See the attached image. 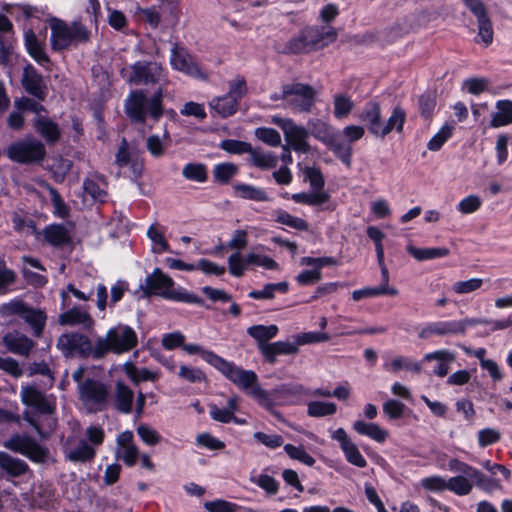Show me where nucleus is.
<instances>
[{"label": "nucleus", "instance_id": "774afa93", "mask_svg": "<svg viewBox=\"0 0 512 512\" xmlns=\"http://www.w3.org/2000/svg\"><path fill=\"white\" fill-rule=\"evenodd\" d=\"M196 444L210 451L223 450L226 447L223 441L208 432L198 434L196 437Z\"/></svg>", "mask_w": 512, "mask_h": 512}, {"label": "nucleus", "instance_id": "680f3d73", "mask_svg": "<svg viewBox=\"0 0 512 512\" xmlns=\"http://www.w3.org/2000/svg\"><path fill=\"white\" fill-rule=\"evenodd\" d=\"M390 370L393 373H397L400 370H408L412 371L416 374H419L421 372V365L420 363L413 361L411 358L398 356L395 357L391 363H390Z\"/></svg>", "mask_w": 512, "mask_h": 512}, {"label": "nucleus", "instance_id": "052dcab7", "mask_svg": "<svg viewBox=\"0 0 512 512\" xmlns=\"http://www.w3.org/2000/svg\"><path fill=\"white\" fill-rule=\"evenodd\" d=\"M83 189L84 192L91 196L95 202H106L107 192L96 180L92 178H86L83 182Z\"/></svg>", "mask_w": 512, "mask_h": 512}, {"label": "nucleus", "instance_id": "39448f33", "mask_svg": "<svg viewBox=\"0 0 512 512\" xmlns=\"http://www.w3.org/2000/svg\"><path fill=\"white\" fill-rule=\"evenodd\" d=\"M138 345V336L135 330L124 324L111 327L105 338L99 337L95 342V360L104 358L112 352L121 355L130 352Z\"/></svg>", "mask_w": 512, "mask_h": 512}, {"label": "nucleus", "instance_id": "f3484780", "mask_svg": "<svg viewBox=\"0 0 512 512\" xmlns=\"http://www.w3.org/2000/svg\"><path fill=\"white\" fill-rule=\"evenodd\" d=\"M268 393L271 399H273L275 406L297 404L303 396L309 395L308 390L298 383H284Z\"/></svg>", "mask_w": 512, "mask_h": 512}, {"label": "nucleus", "instance_id": "79ce46f5", "mask_svg": "<svg viewBox=\"0 0 512 512\" xmlns=\"http://www.w3.org/2000/svg\"><path fill=\"white\" fill-rule=\"evenodd\" d=\"M278 327L275 324L265 326L262 324L250 326L247 329V334L258 342L260 348L263 344H268L267 341L276 337L278 334Z\"/></svg>", "mask_w": 512, "mask_h": 512}, {"label": "nucleus", "instance_id": "49530a36", "mask_svg": "<svg viewBox=\"0 0 512 512\" xmlns=\"http://www.w3.org/2000/svg\"><path fill=\"white\" fill-rule=\"evenodd\" d=\"M182 175L189 181L204 183L208 179V169L204 163L190 162L184 165Z\"/></svg>", "mask_w": 512, "mask_h": 512}, {"label": "nucleus", "instance_id": "0e129e2a", "mask_svg": "<svg viewBox=\"0 0 512 512\" xmlns=\"http://www.w3.org/2000/svg\"><path fill=\"white\" fill-rule=\"evenodd\" d=\"M304 174L314 192L324 191L325 179L320 168L306 167Z\"/></svg>", "mask_w": 512, "mask_h": 512}, {"label": "nucleus", "instance_id": "aec40b11", "mask_svg": "<svg viewBox=\"0 0 512 512\" xmlns=\"http://www.w3.org/2000/svg\"><path fill=\"white\" fill-rule=\"evenodd\" d=\"M360 120L365 124L368 132L375 137L381 138L383 120L381 106L377 101H368L363 106Z\"/></svg>", "mask_w": 512, "mask_h": 512}, {"label": "nucleus", "instance_id": "69168bd1", "mask_svg": "<svg viewBox=\"0 0 512 512\" xmlns=\"http://www.w3.org/2000/svg\"><path fill=\"white\" fill-rule=\"evenodd\" d=\"M352 100L346 95H336L334 97V116L337 119H343L347 117L353 109Z\"/></svg>", "mask_w": 512, "mask_h": 512}, {"label": "nucleus", "instance_id": "7c9ffc66", "mask_svg": "<svg viewBox=\"0 0 512 512\" xmlns=\"http://www.w3.org/2000/svg\"><path fill=\"white\" fill-rule=\"evenodd\" d=\"M43 236L47 243L53 247H60L69 244L70 235L66 227L62 224H50L43 230Z\"/></svg>", "mask_w": 512, "mask_h": 512}, {"label": "nucleus", "instance_id": "a19ab883", "mask_svg": "<svg viewBox=\"0 0 512 512\" xmlns=\"http://www.w3.org/2000/svg\"><path fill=\"white\" fill-rule=\"evenodd\" d=\"M309 127L311 135L325 146L337 135L331 125L320 119L310 121Z\"/></svg>", "mask_w": 512, "mask_h": 512}, {"label": "nucleus", "instance_id": "2f4dec72", "mask_svg": "<svg viewBox=\"0 0 512 512\" xmlns=\"http://www.w3.org/2000/svg\"><path fill=\"white\" fill-rule=\"evenodd\" d=\"M353 429L359 435L367 436L378 443H384L388 437V432L374 422L357 420L353 423Z\"/></svg>", "mask_w": 512, "mask_h": 512}, {"label": "nucleus", "instance_id": "c756f323", "mask_svg": "<svg viewBox=\"0 0 512 512\" xmlns=\"http://www.w3.org/2000/svg\"><path fill=\"white\" fill-rule=\"evenodd\" d=\"M235 197L252 200L256 202H267L270 200L267 192L263 188L256 187L252 184L237 182L232 185Z\"/></svg>", "mask_w": 512, "mask_h": 512}, {"label": "nucleus", "instance_id": "3c124183", "mask_svg": "<svg viewBox=\"0 0 512 512\" xmlns=\"http://www.w3.org/2000/svg\"><path fill=\"white\" fill-rule=\"evenodd\" d=\"M239 102L235 98L225 94L218 97L213 105L215 111L223 118L230 117L237 112Z\"/></svg>", "mask_w": 512, "mask_h": 512}, {"label": "nucleus", "instance_id": "20e7f679", "mask_svg": "<svg viewBox=\"0 0 512 512\" xmlns=\"http://www.w3.org/2000/svg\"><path fill=\"white\" fill-rule=\"evenodd\" d=\"M337 31L334 27L305 26L299 33L290 38L282 50L283 54L299 55L323 49L337 39Z\"/></svg>", "mask_w": 512, "mask_h": 512}, {"label": "nucleus", "instance_id": "bf43d9fd", "mask_svg": "<svg viewBox=\"0 0 512 512\" xmlns=\"http://www.w3.org/2000/svg\"><path fill=\"white\" fill-rule=\"evenodd\" d=\"M219 147L222 150L235 155L252 152V145L249 142L235 139H224L220 142Z\"/></svg>", "mask_w": 512, "mask_h": 512}, {"label": "nucleus", "instance_id": "0eeeda50", "mask_svg": "<svg viewBox=\"0 0 512 512\" xmlns=\"http://www.w3.org/2000/svg\"><path fill=\"white\" fill-rule=\"evenodd\" d=\"M6 156L18 164H39L46 157V148L39 140L25 138L12 142L6 149Z\"/></svg>", "mask_w": 512, "mask_h": 512}, {"label": "nucleus", "instance_id": "e433bc0d", "mask_svg": "<svg viewBox=\"0 0 512 512\" xmlns=\"http://www.w3.org/2000/svg\"><path fill=\"white\" fill-rule=\"evenodd\" d=\"M95 457L96 450L83 439L66 455V458L74 463H88L93 461Z\"/></svg>", "mask_w": 512, "mask_h": 512}, {"label": "nucleus", "instance_id": "de8ad7c7", "mask_svg": "<svg viewBox=\"0 0 512 512\" xmlns=\"http://www.w3.org/2000/svg\"><path fill=\"white\" fill-rule=\"evenodd\" d=\"M251 155V162L257 168L262 170L273 169L278 164V158L271 152L264 153L252 147V152H249Z\"/></svg>", "mask_w": 512, "mask_h": 512}, {"label": "nucleus", "instance_id": "6e6d98bb", "mask_svg": "<svg viewBox=\"0 0 512 512\" xmlns=\"http://www.w3.org/2000/svg\"><path fill=\"white\" fill-rule=\"evenodd\" d=\"M284 451L291 459L297 460L309 467H312L316 462L314 457H312L302 445L295 446L288 443L284 445Z\"/></svg>", "mask_w": 512, "mask_h": 512}, {"label": "nucleus", "instance_id": "72a5a7b5", "mask_svg": "<svg viewBox=\"0 0 512 512\" xmlns=\"http://www.w3.org/2000/svg\"><path fill=\"white\" fill-rule=\"evenodd\" d=\"M0 467L12 477L22 476L29 469V466L25 461L14 458L5 452H0Z\"/></svg>", "mask_w": 512, "mask_h": 512}, {"label": "nucleus", "instance_id": "cd10ccee", "mask_svg": "<svg viewBox=\"0 0 512 512\" xmlns=\"http://www.w3.org/2000/svg\"><path fill=\"white\" fill-rule=\"evenodd\" d=\"M59 323L64 326L82 325L84 329L89 330L94 325L92 316L78 306L61 313L59 315Z\"/></svg>", "mask_w": 512, "mask_h": 512}, {"label": "nucleus", "instance_id": "6ab92c4d", "mask_svg": "<svg viewBox=\"0 0 512 512\" xmlns=\"http://www.w3.org/2000/svg\"><path fill=\"white\" fill-rule=\"evenodd\" d=\"M331 438L339 442L340 448L348 463L358 468H365L367 466L366 459L360 453L356 444L352 442L343 428L336 429L332 433Z\"/></svg>", "mask_w": 512, "mask_h": 512}, {"label": "nucleus", "instance_id": "b1692460", "mask_svg": "<svg viewBox=\"0 0 512 512\" xmlns=\"http://www.w3.org/2000/svg\"><path fill=\"white\" fill-rule=\"evenodd\" d=\"M51 48L53 51L67 50L71 45V33L68 25L57 18H53L51 22Z\"/></svg>", "mask_w": 512, "mask_h": 512}, {"label": "nucleus", "instance_id": "9b49d317", "mask_svg": "<svg viewBox=\"0 0 512 512\" xmlns=\"http://www.w3.org/2000/svg\"><path fill=\"white\" fill-rule=\"evenodd\" d=\"M174 284V280L170 276L165 274L160 268H155L151 274L147 275L145 284H141L140 289L145 298L160 296L169 300Z\"/></svg>", "mask_w": 512, "mask_h": 512}, {"label": "nucleus", "instance_id": "dca6fc26", "mask_svg": "<svg viewBox=\"0 0 512 512\" xmlns=\"http://www.w3.org/2000/svg\"><path fill=\"white\" fill-rule=\"evenodd\" d=\"M21 85L27 94L38 101H44L47 97V86L43 76L30 63L23 68Z\"/></svg>", "mask_w": 512, "mask_h": 512}, {"label": "nucleus", "instance_id": "c85d7f7f", "mask_svg": "<svg viewBox=\"0 0 512 512\" xmlns=\"http://www.w3.org/2000/svg\"><path fill=\"white\" fill-rule=\"evenodd\" d=\"M134 392L124 382L117 381L115 385L114 408L123 414L133 411Z\"/></svg>", "mask_w": 512, "mask_h": 512}, {"label": "nucleus", "instance_id": "9d476101", "mask_svg": "<svg viewBox=\"0 0 512 512\" xmlns=\"http://www.w3.org/2000/svg\"><path fill=\"white\" fill-rule=\"evenodd\" d=\"M450 472L456 473L450 477V491L458 495H467L473 487V482L480 480L477 469L458 460H450Z\"/></svg>", "mask_w": 512, "mask_h": 512}, {"label": "nucleus", "instance_id": "37998d69", "mask_svg": "<svg viewBox=\"0 0 512 512\" xmlns=\"http://www.w3.org/2000/svg\"><path fill=\"white\" fill-rule=\"evenodd\" d=\"M238 173V166L231 162H222L214 165L213 180L220 185H227Z\"/></svg>", "mask_w": 512, "mask_h": 512}, {"label": "nucleus", "instance_id": "1a4fd4ad", "mask_svg": "<svg viewBox=\"0 0 512 512\" xmlns=\"http://www.w3.org/2000/svg\"><path fill=\"white\" fill-rule=\"evenodd\" d=\"M5 447L10 451L19 453L35 463H43L49 455V450L40 445L28 435L14 434L6 442Z\"/></svg>", "mask_w": 512, "mask_h": 512}, {"label": "nucleus", "instance_id": "7ed1b4c3", "mask_svg": "<svg viewBox=\"0 0 512 512\" xmlns=\"http://www.w3.org/2000/svg\"><path fill=\"white\" fill-rule=\"evenodd\" d=\"M238 388L247 392L258 405L268 411L271 415L279 418L280 412L275 409V403L267 390L261 388L258 383V376L253 370H245L223 357L215 368Z\"/></svg>", "mask_w": 512, "mask_h": 512}, {"label": "nucleus", "instance_id": "f704fd0d", "mask_svg": "<svg viewBox=\"0 0 512 512\" xmlns=\"http://www.w3.org/2000/svg\"><path fill=\"white\" fill-rule=\"evenodd\" d=\"M406 122V112L401 106H395L386 122H383L381 139H384L394 129L401 133Z\"/></svg>", "mask_w": 512, "mask_h": 512}, {"label": "nucleus", "instance_id": "4468645a", "mask_svg": "<svg viewBox=\"0 0 512 512\" xmlns=\"http://www.w3.org/2000/svg\"><path fill=\"white\" fill-rule=\"evenodd\" d=\"M22 403L37 413L51 415L56 412L55 399H49L44 392L34 386H25L21 389Z\"/></svg>", "mask_w": 512, "mask_h": 512}, {"label": "nucleus", "instance_id": "c9c22d12", "mask_svg": "<svg viewBox=\"0 0 512 512\" xmlns=\"http://www.w3.org/2000/svg\"><path fill=\"white\" fill-rule=\"evenodd\" d=\"M284 197L292 199L295 203L309 206H320L330 200V195L326 191L300 192L294 193L290 197H288V193H286Z\"/></svg>", "mask_w": 512, "mask_h": 512}, {"label": "nucleus", "instance_id": "473e14b6", "mask_svg": "<svg viewBox=\"0 0 512 512\" xmlns=\"http://www.w3.org/2000/svg\"><path fill=\"white\" fill-rule=\"evenodd\" d=\"M497 111L492 115L490 126L500 128L512 124V101L508 99L496 102Z\"/></svg>", "mask_w": 512, "mask_h": 512}, {"label": "nucleus", "instance_id": "4c0bfd02", "mask_svg": "<svg viewBox=\"0 0 512 512\" xmlns=\"http://www.w3.org/2000/svg\"><path fill=\"white\" fill-rule=\"evenodd\" d=\"M326 147L348 168L352 165L353 147L350 143H344L339 139L338 134Z\"/></svg>", "mask_w": 512, "mask_h": 512}, {"label": "nucleus", "instance_id": "f03ea898", "mask_svg": "<svg viewBox=\"0 0 512 512\" xmlns=\"http://www.w3.org/2000/svg\"><path fill=\"white\" fill-rule=\"evenodd\" d=\"M238 388L247 392L258 405L268 411L271 415L279 418L280 412L275 409V403L267 390L261 388L258 383V376L253 370H245L223 357L215 368Z\"/></svg>", "mask_w": 512, "mask_h": 512}, {"label": "nucleus", "instance_id": "a878e982", "mask_svg": "<svg viewBox=\"0 0 512 512\" xmlns=\"http://www.w3.org/2000/svg\"><path fill=\"white\" fill-rule=\"evenodd\" d=\"M3 343L11 353L21 356H28L35 346L32 339L18 331L6 333L3 336Z\"/></svg>", "mask_w": 512, "mask_h": 512}, {"label": "nucleus", "instance_id": "58836bf2", "mask_svg": "<svg viewBox=\"0 0 512 512\" xmlns=\"http://www.w3.org/2000/svg\"><path fill=\"white\" fill-rule=\"evenodd\" d=\"M424 361L427 363L436 361V363L429 370L430 373L441 377L448 374V350L443 349L428 353L425 355Z\"/></svg>", "mask_w": 512, "mask_h": 512}, {"label": "nucleus", "instance_id": "393cba45", "mask_svg": "<svg viewBox=\"0 0 512 512\" xmlns=\"http://www.w3.org/2000/svg\"><path fill=\"white\" fill-rule=\"evenodd\" d=\"M24 46L29 56L39 65L45 66L51 63L50 57L44 50L45 43L37 38L33 29L24 32Z\"/></svg>", "mask_w": 512, "mask_h": 512}, {"label": "nucleus", "instance_id": "603ef678", "mask_svg": "<svg viewBox=\"0 0 512 512\" xmlns=\"http://www.w3.org/2000/svg\"><path fill=\"white\" fill-rule=\"evenodd\" d=\"M337 406L333 402L311 401L307 406V414L310 417H325L335 414Z\"/></svg>", "mask_w": 512, "mask_h": 512}, {"label": "nucleus", "instance_id": "338daca9", "mask_svg": "<svg viewBox=\"0 0 512 512\" xmlns=\"http://www.w3.org/2000/svg\"><path fill=\"white\" fill-rule=\"evenodd\" d=\"M255 134L259 140H261L262 142H264L265 144H267L269 146L277 147L281 144V135L274 128H270V127L257 128Z\"/></svg>", "mask_w": 512, "mask_h": 512}, {"label": "nucleus", "instance_id": "a211bd4d", "mask_svg": "<svg viewBox=\"0 0 512 512\" xmlns=\"http://www.w3.org/2000/svg\"><path fill=\"white\" fill-rule=\"evenodd\" d=\"M170 64L173 69L183 72L189 76L198 77L201 75L200 66L193 61V58L187 49L184 46L179 45L177 42L173 44L171 49Z\"/></svg>", "mask_w": 512, "mask_h": 512}, {"label": "nucleus", "instance_id": "6e6552de", "mask_svg": "<svg viewBox=\"0 0 512 512\" xmlns=\"http://www.w3.org/2000/svg\"><path fill=\"white\" fill-rule=\"evenodd\" d=\"M462 1L476 19L477 35L474 38V42L483 47H489L494 40V29L488 8L482 0Z\"/></svg>", "mask_w": 512, "mask_h": 512}, {"label": "nucleus", "instance_id": "5fc2aeb1", "mask_svg": "<svg viewBox=\"0 0 512 512\" xmlns=\"http://www.w3.org/2000/svg\"><path fill=\"white\" fill-rule=\"evenodd\" d=\"M486 77H471L462 81L461 89L472 95H479L486 91L490 85Z\"/></svg>", "mask_w": 512, "mask_h": 512}, {"label": "nucleus", "instance_id": "8fccbe9b", "mask_svg": "<svg viewBox=\"0 0 512 512\" xmlns=\"http://www.w3.org/2000/svg\"><path fill=\"white\" fill-rule=\"evenodd\" d=\"M182 348L184 351H186L188 354H198L200 357L213 366L214 368L217 367L219 361L221 360V356L217 355L215 352L211 350H206L199 344L194 343H183Z\"/></svg>", "mask_w": 512, "mask_h": 512}, {"label": "nucleus", "instance_id": "5701e85b", "mask_svg": "<svg viewBox=\"0 0 512 512\" xmlns=\"http://www.w3.org/2000/svg\"><path fill=\"white\" fill-rule=\"evenodd\" d=\"M13 31V24L10 19L0 13V53L1 64L10 66L12 63L11 56L13 54L14 43L11 37H6L5 34Z\"/></svg>", "mask_w": 512, "mask_h": 512}, {"label": "nucleus", "instance_id": "ea45409f", "mask_svg": "<svg viewBox=\"0 0 512 512\" xmlns=\"http://www.w3.org/2000/svg\"><path fill=\"white\" fill-rule=\"evenodd\" d=\"M124 370L127 377L132 381L134 385H138L141 382L145 381H156L158 379L157 373L149 370L148 368H138L133 363H126L124 365Z\"/></svg>", "mask_w": 512, "mask_h": 512}, {"label": "nucleus", "instance_id": "4be33fe9", "mask_svg": "<svg viewBox=\"0 0 512 512\" xmlns=\"http://www.w3.org/2000/svg\"><path fill=\"white\" fill-rule=\"evenodd\" d=\"M33 128L49 145L57 143L61 138L59 124L48 116H36L33 119Z\"/></svg>", "mask_w": 512, "mask_h": 512}, {"label": "nucleus", "instance_id": "412c9836", "mask_svg": "<svg viewBox=\"0 0 512 512\" xmlns=\"http://www.w3.org/2000/svg\"><path fill=\"white\" fill-rule=\"evenodd\" d=\"M282 129L287 143L294 151L301 153L310 151V145L307 142L309 134L305 127L298 126L292 120H288Z\"/></svg>", "mask_w": 512, "mask_h": 512}, {"label": "nucleus", "instance_id": "13d9d810", "mask_svg": "<svg viewBox=\"0 0 512 512\" xmlns=\"http://www.w3.org/2000/svg\"><path fill=\"white\" fill-rule=\"evenodd\" d=\"M275 221L299 231H307L309 228V224L306 220L292 216L284 210L278 211Z\"/></svg>", "mask_w": 512, "mask_h": 512}, {"label": "nucleus", "instance_id": "f257e3e1", "mask_svg": "<svg viewBox=\"0 0 512 512\" xmlns=\"http://www.w3.org/2000/svg\"><path fill=\"white\" fill-rule=\"evenodd\" d=\"M165 89L163 86L158 88L148 96L146 90H132L124 101V111L132 124L144 125L147 118L158 122L165 114L176 115L174 109L166 110L164 107Z\"/></svg>", "mask_w": 512, "mask_h": 512}, {"label": "nucleus", "instance_id": "bb28decb", "mask_svg": "<svg viewBox=\"0 0 512 512\" xmlns=\"http://www.w3.org/2000/svg\"><path fill=\"white\" fill-rule=\"evenodd\" d=\"M298 352V347L295 343L276 341L273 343L263 344L260 346V353L264 360L269 364H275L277 356L279 355H292Z\"/></svg>", "mask_w": 512, "mask_h": 512}, {"label": "nucleus", "instance_id": "e2e57ef3", "mask_svg": "<svg viewBox=\"0 0 512 512\" xmlns=\"http://www.w3.org/2000/svg\"><path fill=\"white\" fill-rule=\"evenodd\" d=\"M249 265L246 262V256L242 257L239 252H234L228 257L229 273L234 277H242Z\"/></svg>", "mask_w": 512, "mask_h": 512}, {"label": "nucleus", "instance_id": "2eb2a0df", "mask_svg": "<svg viewBox=\"0 0 512 512\" xmlns=\"http://www.w3.org/2000/svg\"><path fill=\"white\" fill-rule=\"evenodd\" d=\"M80 399L84 403H91L99 406V410L104 407L108 401L109 390L103 382L87 378L78 386Z\"/></svg>", "mask_w": 512, "mask_h": 512}, {"label": "nucleus", "instance_id": "4d7b16f0", "mask_svg": "<svg viewBox=\"0 0 512 512\" xmlns=\"http://www.w3.org/2000/svg\"><path fill=\"white\" fill-rule=\"evenodd\" d=\"M204 508L208 512H237V511H244L251 509L244 508L242 506H239L236 503L229 502L223 499H216L213 501H207L204 503Z\"/></svg>", "mask_w": 512, "mask_h": 512}, {"label": "nucleus", "instance_id": "423d86ee", "mask_svg": "<svg viewBox=\"0 0 512 512\" xmlns=\"http://www.w3.org/2000/svg\"><path fill=\"white\" fill-rule=\"evenodd\" d=\"M120 76L126 83L134 86H162L167 81V71L161 63L154 60H138L120 70Z\"/></svg>", "mask_w": 512, "mask_h": 512}, {"label": "nucleus", "instance_id": "f8f14e48", "mask_svg": "<svg viewBox=\"0 0 512 512\" xmlns=\"http://www.w3.org/2000/svg\"><path fill=\"white\" fill-rule=\"evenodd\" d=\"M315 90L309 84L293 83L282 87V98L295 96L290 100V104L300 112L308 113L315 104Z\"/></svg>", "mask_w": 512, "mask_h": 512}, {"label": "nucleus", "instance_id": "864d4df0", "mask_svg": "<svg viewBox=\"0 0 512 512\" xmlns=\"http://www.w3.org/2000/svg\"><path fill=\"white\" fill-rule=\"evenodd\" d=\"M409 253L418 261L440 258L448 254L446 248H416L409 246Z\"/></svg>", "mask_w": 512, "mask_h": 512}, {"label": "nucleus", "instance_id": "09e8293b", "mask_svg": "<svg viewBox=\"0 0 512 512\" xmlns=\"http://www.w3.org/2000/svg\"><path fill=\"white\" fill-rule=\"evenodd\" d=\"M448 334V322L437 321L425 324L419 329L418 337L423 340H430L434 337Z\"/></svg>", "mask_w": 512, "mask_h": 512}, {"label": "nucleus", "instance_id": "c03bdc74", "mask_svg": "<svg viewBox=\"0 0 512 512\" xmlns=\"http://www.w3.org/2000/svg\"><path fill=\"white\" fill-rule=\"evenodd\" d=\"M23 319L31 326L35 337H40L42 335L47 320V316L44 311L34 309L29 306L23 316Z\"/></svg>", "mask_w": 512, "mask_h": 512}, {"label": "nucleus", "instance_id": "ddd939ff", "mask_svg": "<svg viewBox=\"0 0 512 512\" xmlns=\"http://www.w3.org/2000/svg\"><path fill=\"white\" fill-rule=\"evenodd\" d=\"M61 347L65 355L76 352L82 358L92 356L95 359V345L85 334L74 332L66 333L60 336L57 343Z\"/></svg>", "mask_w": 512, "mask_h": 512}, {"label": "nucleus", "instance_id": "a18cd8bd", "mask_svg": "<svg viewBox=\"0 0 512 512\" xmlns=\"http://www.w3.org/2000/svg\"><path fill=\"white\" fill-rule=\"evenodd\" d=\"M398 290L394 287L377 286V287H364L362 289L354 290L352 292V299L360 301L364 298L377 297L382 295L396 296Z\"/></svg>", "mask_w": 512, "mask_h": 512}]
</instances>
